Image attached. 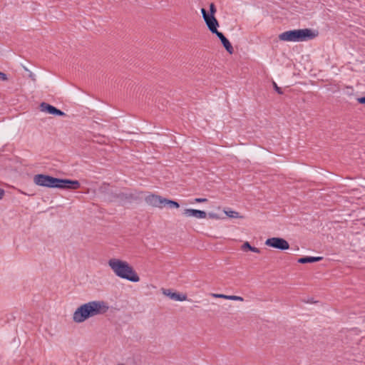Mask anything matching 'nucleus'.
<instances>
[{
    "label": "nucleus",
    "instance_id": "5701e85b",
    "mask_svg": "<svg viewBox=\"0 0 365 365\" xmlns=\"http://www.w3.org/2000/svg\"><path fill=\"white\" fill-rule=\"evenodd\" d=\"M230 300L243 302L244 299H243V297H240V296L231 295Z\"/></svg>",
    "mask_w": 365,
    "mask_h": 365
},
{
    "label": "nucleus",
    "instance_id": "6e6552de",
    "mask_svg": "<svg viewBox=\"0 0 365 365\" xmlns=\"http://www.w3.org/2000/svg\"><path fill=\"white\" fill-rule=\"evenodd\" d=\"M81 186L78 180H72L68 179H60L59 188L61 189H72L76 190Z\"/></svg>",
    "mask_w": 365,
    "mask_h": 365
},
{
    "label": "nucleus",
    "instance_id": "a878e982",
    "mask_svg": "<svg viewBox=\"0 0 365 365\" xmlns=\"http://www.w3.org/2000/svg\"><path fill=\"white\" fill-rule=\"evenodd\" d=\"M195 202H205L207 201V198H195L194 200Z\"/></svg>",
    "mask_w": 365,
    "mask_h": 365
},
{
    "label": "nucleus",
    "instance_id": "c85d7f7f",
    "mask_svg": "<svg viewBox=\"0 0 365 365\" xmlns=\"http://www.w3.org/2000/svg\"><path fill=\"white\" fill-rule=\"evenodd\" d=\"M357 101H358L359 103L365 104V97L358 98H357Z\"/></svg>",
    "mask_w": 365,
    "mask_h": 365
},
{
    "label": "nucleus",
    "instance_id": "9d476101",
    "mask_svg": "<svg viewBox=\"0 0 365 365\" xmlns=\"http://www.w3.org/2000/svg\"><path fill=\"white\" fill-rule=\"evenodd\" d=\"M163 293L175 301L182 302L187 299V296L185 294L173 292L170 289H163Z\"/></svg>",
    "mask_w": 365,
    "mask_h": 365
},
{
    "label": "nucleus",
    "instance_id": "f3484780",
    "mask_svg": "<svg viewBox=\"0 0 365 365\" xmlns=\"http://www.w3.org/2000/svg\"><path fill=\"white\" fill-rule=\"evenodd\" d=\"M225 213L226 214L227 216H228L230 218H240V217H242L241 216H240V214L238 212H236V211H233V210H224Z\"/></svg>",
    "mask_w": 365,
    "mask_h": 365
},
{
    "label": "nucleus",
    "instance_id": "20e7f679",
    "mask_svg": "<svg viewBox=\"0 0 365 365\" xmlns=\"http://www.w3.org/2000/svg\"><path fill=\"white\" fill-rule=\"evenodd\" d=\"M265 245L267 246L278 249L280 250H286L289 248V244L288 242L281 237H271L268 238L265 241Z\"/></svg>",
    "mask_w": 365,
    "mask_h": 365
},
{
    "label": "nucleus",
    "instance_id": "b1692460",
    "mask_svg": "<svg viewBox=\"0 0 365 365\" xmlns=\"http://www.w3.org/2000/svg\"><path fill=\"white\" fill-rule=\"evenodd\" d=\"M273 86H274V90L279 93V94H282L283 92H282V90L281 88H279L277 83L275 82H273Z\"/></svg>",
    "mask_w": 365,
    "mask_h": 365
},
{
    "label": "nucleus",
    "instance_id": "ddd939ff",
    "mask_svg": "<svg viewBox=\"0 0 365 365\" xmlns=\"http://www.w3.org/2000/svg\"><path fill=\"white\" fill-rule=\"evenodd\" d=\"M54 106L47 103H45V102H42L41 104H40V110L42 112H44V113H49V114H51L53 115V110H54Z\"/></svg>",
    "mask_w": 365,
    "mask_h": 365
},
{
    "label": "nucleus",
    "instance_id": "f03ea898",
    "mask_svg": "<svg viewBox=\"0 0 365 365\" xmlns=\"http://www.w3.org/2000/svg\"><path fill=\"white\" fill-rule=\"evenodd\" d=\"M108 264L117 277L132 282L140 281L139 276L128 262L117 258H111L108 260Z\"/></svg>",
    "mask_w": 365,
    "mask_h": 365
},
{
    "label": "nucleus",
    "instance_id": "1a4fd4ad",
    "mask_svg": "<svg viewBox=\"0 0 365 365\" xmlns=\"http://www.w3.org/2000/svg\"><path fill=\"white\" fill-rule=\"evenodd\" d=\"M183 215L186 217H193L197 219H202L207 217L206 212L191 208L185 209Z\"/></svg>",
    "mask_w": 365,
    "mask_h": 365
},
{
    "label": "nucleus",
    "instance_id": "39448f33",
    "mask_svg": "<svg viewBox=\"0 0 365 365\" xmlns=\"http://www.w3.org/2000/svg\"><path fill=\"white\" fill-rule=\"evenodd\" d=\"M201 13L203 19L210 32L213 31H216V29H217L219 26V23L215 16L209 15V14L204 8L201 9Z\"/></svg>",
    "mask_w": 365,
    "mask_h": 365
},
{
    "label": "nucleus",
    "instance_id": "4468645a",
    "mask_svg": "<svg viewBox=\"0 0 365 365\" xmlns=\"http://www.w3.org/2000/svg\"><path fill=\"white\" fill-rule=\"evenodd\" d=\"M223 46L226 49V51L232 54L234 52V48L231 45L230 42L227 38H225L223 40L221 41Z\"/></svg>",
    "mask_w": 365,
    "mask_h": 365
},
{
    "label": "nucleus",
    "instance_id": "393cba45",
    "mask_svg": "<svg viewBox=\"0 0 365 365\" xmlns=\"http://www.w3.org/2000/svg\"><path fill=\"white\" fill-rule=\"evenodd\" d=\"M300 41H301V38H300V35H299V30L296 29L295 30V42H300Z\"/></svg>",
    "mask_w": 365,
    "mask_h": 365
},
{
    "label": "nucleus",
    "instance_id": "423d86ee",
    "mask_svg": "<svg viewBox=\"0 0 365 365\" xmlns=\"http://www.w3.org/2000/svg\"><path fill=\"white\" fill-rule=\"evenodd\" d=\"M145 201L148 205L152 207L163 208L165 198L158 195L150 194L145 197Z\"/></svg>",
    "mask_w": 365,
    "mask_h": 365
},
{
    "label": "nucleus",
    "instance_id": "4be33fe9",
    "mask_svg": "<svg viewBox=\"0 0 365 365\" xmlns=\"http://www.w3.org/2000/svg\"><path fill=\"white\" fill-rule=\"evenodd\" d=\"M217 9L215 8V6L213 3H211L210 4V13L209 15L215 16V14L216 13Z\"/></svg>",
    "mask_w": 365,
    "mask_h": 365
},
{
    "label": "nucleus",
    "instance_id": "7c9ffc66",
    "mask_svg": "<svg viewBox=\"0 0 365 365\" xmlns=\"http://www.w3.org/2000/svg\"><path fill=\"white\" fill-rule=\"evenodd\" d=\"M29 78L33 81H36V78H35V75L30 71V73H29Z\"/></svg>",
    "mask_w": 365,
    "mask_h": 365
},
{
    "label": "nucleus",
    "instance_id": "6ab92c4d",
    "mask_svg": "<svg viewBox=\"0 0 365 365\" xmlns=\"http://www.w3.org/2000/svg\"><path fill=\"white\" fill-rule=\"evenodd\" d=\"M231 295H226L223 294H212V297L214 298H220L230 300Z\"/></svg>",
    "mask_w": 365,
    "mask_h": 365
},
{
    "label": "nucleus",
    "instance_id": "dca6fc26",
    "mask_svg": "<svg viewBox=\"0 0 365 365\" xmlns=\"http://www.w3.org/2000/svg\"><path fill=\"white\" fill-rule=\"evenodd\" d=\"M165 205H168L170 207L178 208L180 207V205L178 202L168 200L165 198V201H164V207Z\"/></svg>",
    "mask_w": 365,
    "mask_h": 365
},
{
    "label": "nucleus",
    "instance_id": "412c9836",
    "mask_svg": "<svg viewBox=\"0 0 365 365\" xmlns=\"http://www.w3.org/2000/svg\"><path fill=\"white\" fill-rule=\"evenodd\" d=\"M211 33L215 34L220 38V41L226 38L222 32L217 31V29H216V31H213Z\"/></svg>",
    "mask_w": 365,
    "mask_h": 365
},
{
    "label": "nucleus",
    "instance_id": "f8f14e48",
    "mask_svg": "<svg viewBox=\"0 0 365 365\" xmlns=\"http://www.w3.org/2000/svg\"><path fill=\"white\" fill-rule=\"evenodd\" d=\"M322 259V257H304L298 259L297 262L301 264H305L319 262Z\"/></svg>",
    "mask_w": 365,
    "mask_h": 365
},
{
    "label": "nucleus",
    "instance_id": "2eb2a0df",
    "mask_svg": "<svg viewBox=\"0 0 365 365\" xmlns=\"http://www.w3.org/2000/svg\"><path fill=\"white\" fill-rule=\"evenodd\" d=\"M242 250H244V251H246L247 250H248L252 251V252H255V253H259L260 252L259 249H258L257 247L251 246L250 244L248 242H245L242 245Z\"/></svg>",
    "mask_w": 365,
    "mask_h": 365
},
{
    "label": "nucleus",
    "instance_id": "a211bd4d",
    "mask_svg": "<svg viewBox=\"0 0 365 365\" xmlns=\"http://www.w3.org/2000/svg\"><path fill=\"white\" fill-rule=\"evenodd\" d=\"M117 197L120 198V200H124V199L130 200V199H132L133 197V196L131 194L127 195V194H124V193L121 192L117 195Z\"/></svg>",
    "mask_w": 365,
    "mask_h": 365
},
{
    "label": "nucleus",
    "instance_id": "0eeeda50",
    "mask_svg": "<svg viewBox=\"0 0 365 365\" xmlns=\"http://www.w3.org/2000/svg\"><path fill=\"white\" fill-rule=\"evenodd\" d=\"M302 41L312 40L315 38L319 35L317 31H314L310 29H298Z\"/></svg>",
    "mask_w": 365,
    "mask_h": 365
},
{
    "label": "nucleus",
    "instance_id": "7ed1b4c3",
    "mask_svg": "<svg viewBox=\"0 0 365 365\" xmlns=\"http://www.w3.org/2000/svg\"><path fill=\"white\" fill-rule=\"evenodd\" d=\"M34 182L38 186L59 188L60 179L47 175L38 174L34 175Z\"/></svg>",
    "mask_w": 365,
    "mask_h": 365
},
{
    "label": "nucleus",
    "instance_id": "aec40b11",
    "mask_svg": "<svg viewBox=\"0 0 365 365\" xmlns=\"http://www.w3.org/2000/svg\"><path fill=\"white\" fill-rule=\"evenodd\" d=\"M53 115H59V116H65L66 113L55 107L54 110H53Z\"/></svg>",
    "mask_w": 365,
    "mask_h": 365
},
{
    "label": "nucleus",
    "instance_id": "bb28decb",
    "mask_svg": "<svg viewBox=\"0 0 365 365\" xmlns=\"http://www.w3.org/2000/svg\"><path fill=\"white\" fill-rule=\"evenodd\" d=\"M0 79H1L2 81H7L8 78L4 73L0 72Z\"/></svg>",
    "mask_w": 365,
    "mask_h": 365
},
{
    "label": "nucleus",
    "instance_id": "c756f323",
    "mask_svg": "<svg viewBox=\"0 0 365 365\" xmlns=\"http://www.w3.org/2000/svg\"><path fill=\"white\" fill-rule=\"evenodd\" d=\"M5 195V191L4 189L0 188V200L4 197Z\"/></svg>",
    "mask_w": 365,
    "mask_h": 365
},
{
    "label": "nucleus",
    "instance_id": "cd10ccee",
    "mask_svg": "<svg viewBox=\"0 0 365 365\" xmlns=\"http://www.w3.org/2000/svg\"><path fill=\"white\" fill-rule=\"evenodd\" d=\"M208 216H209V217L212 218V219H219V218H220V217L217 216V214H215V213H212V212H210V213L208 214Z\"/></svg>",
    "mask_w": 365,
    "mask_h": 365
},
{
    "label": "nucleus",
    "instance_id": "9b49d317",
    "mask_svg": "<svg viewBox=\"0 0 365 365\" xmlns=\"http://www.w3.org/2000/svg\"><path fill=\"white\" fill-rule=\"evenodd\" d=\"M279 38L284 41L295 42V30L284 31L279 35Z\"/></svg>",
    "mask_w": 365,
    "mask_h": 365
},
{
    "label": "nucleus",
    "instance_id": "f257e3e1",
    "mask_svg": "<svg viewBox=\"0 0 365 365\" xmlns=\"http://www.w3.org/2000/svg\"><path fill=\"white\" fill-rule=\"evenodd\" d=\"M109 309L108 303L104 301H91L80 306L73 313V320L82 323L90 317L103 314Z\"/></svg>",
    "mask_w": 365,
    "mask_h": 365
}]
</instances>
